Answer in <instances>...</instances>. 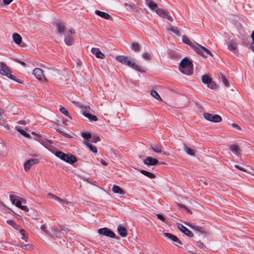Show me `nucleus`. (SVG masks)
Listing matches in <instances>:
<instances>
[{
	"mask_svg": "<svg viewBox=\"0 0 254 254\" xmlns=\"http://www.w3.org/2000/svg\"><path fill=\"white\" fill-rule=\"evenodd\" d=\"M182 41L191 47L197 54L204 57H207V55L213 57V54L208 49L194 41H191L186 36H182Z\"/></svg>",
	"mask_w": 254,
	"mask_h": 254,
	"instance_id": "f257e3e1",
	"label": "nucleus"
},
{
	"mask_svg": "<svg viewBox=\"0 0 254 254\" xmlns=\"http://www.w3.org/2000/svg\"><path fill=\"white\" fill-rule=\"evenodd\" d=\"M116 59L119 62L127 65L129 67L139 72H143L145 71L141 66L138 65L133 61L132 59H131V58H129L127 56L123 55L117 56L116 58Z\"/></svg>",
	"mask_w": 254,
	"mask_h": 254,
	"instance_id": "f03ea898",
	"label": "nucleus"
},
{
	"mask_svg": "<svg viewBox=\"0 0 254 254\" xmlns=\"http://www.w3.org/2000/svg\"><path fill=\"white\" fill-rule=\"evenodd\" d=\"M180 71L187 75H191L193 71V65L190 61L187 58L183 59L180 64Z\"/></svg>",
	"mask_w": 254,
	"mask_h": 254,
	"instance_id": "7ed1b4c3",
	"label": "nucleus"
},
{
	"mask_svg": "<svg viewBox=\"0 0 254 254\" xmlns=\"http://www.w3.org/2000/svg\"><path fill=\"white\" fill-rule=\"evenodd\" d=\"M0 73L13 80H15V76L11 74V71L9 68L2 62L0 63Z\"/></svg>",
	"mask_w": 254,
	"mask_h": 254,
	"instance_id": "20e7f679",
	"label": "nucleus"
},
{
	"mask_svg": "<svg viewBox=\"0 0 254 254\" xmlns=\"http://www.w3.org/2000/svg\"><path fill=\"white\" fill-rule=\"evenodd\" d=\"M202 82L207 84L209 88L212 89H215L217 88V85L212 81V78L207 74L203 75L201 77Z\"/></svg>",
	"mask_w": 254,
	"mask_h": 254,
	"instance_id": "39448f33",
	"label": "nucleus"
},
{
	"mask_svg": "<svg viewBox=\"0 0 254 254\" xmlns=\"http://www.w3.org/2000/svg\"><path fill=\"white\" fill-rule=\"evenodd\" d=\"M203 117L206 120L214 123H219L222 120L221 117L216 114L205 113L203 114Z\"/></svg>",
	"mask_w": 254,
	"mask_h": 254,
	"instance_id": "423d86ee",
	"label": "nucleus"
},
{
	"mask_svg": "<svg viewBox=\"0 0 254 254\" xmlns=\"http://www.w3.org/2000/svg\"><path fill=\"white\" fill-rule=\"evenodd\" d=\"M150 149L157 153L163 154L165 155H169L163 150V147L160 143L151 144L150 145Z\"/></svg>",
	"mask_w": 254,
	"mask_h": 254,
	"instance_id": "0eeeda50",
	"label": "nucleus"
},
{
	"mask_svg": "<svg viewBox=\"0 0 254 254\" xmlns=\"http://www.w3.org/2000/svg\"><path fill=\"white\" fill-rule=\"evenodd\" d=\"M98 233L110 238H115V234L107 228H100L98 230Z\"/></svg>",
	"mask_w": 254,
	"mask_h": 254,
	"instance_id": "6e6552de",
	"label": "nucleus"
},
{
	"mask_svg": "<svg viewBox=\"0 0 254 254\" xmlns=\"http://www.w3.org/2000/svg\"><path fill=\"white\" fill-rule=\"evenodd\" d=\"M44 71L40 68H36L33 70V74L39 80H46V78L43 73Z\"/></svg>",
	"mask_w": 254,
	"mask_h": 254,
	"instance_id": "1a4fd4ad",
	"label": "nucleus"
},
{
	"mask_svg": "<svg viewBox=\"0 0 254 254\" xmlns=\"http://www.w3.org/2000/svg\"><path fill=\"white\" fill-rule=\"evenodd\" d=\"M38 162L37 159H31L27 160L24 165V170L28 171L30 170L31 167Z\"/></svg>",
	"mask_w": 254,
	"mask_h": 254,
	"instance_id": "9d476101",
	"label": "nucleus"
},
{
	"mask_svg": "<svg viewBox=\"0 0 254 254\" xmlns=\"http://www.w3.org/2000/svg\"><path fill=\"white\" fill-rule=\"evenodd\" d=\"M143 163L147 166H154L158 163V161L156 158L151 157H147L143 160Z\"/></svg>",
	"mask_w": 254,
	"mask_h": 254,
	"instance_id": "9b49d317",
	"label": "nucleus"
},
{
	"mask_svg": "<svg viewBox=\"0 0 254 254\" xmlns=\"http://www.w3.org/2000/svg\"><path fill=\"white\" fill-rule=\"evenodd\" d=\"M178 227L179 229L181 232L184 233L187 236H188L189 237H193V235L191 233V232L190 230H189L188 228H187L186 227H185L182 224L178 223Z\"/></svg>",
	"mask_w": 254,
	"mask_h": 254,
	"instance_id": "f8f14e48",
	"label": "nucleus"
},
{
	"mask_svg": "<svg viewBox=\"0 0 254 254\" xmlns=\"http://www.w3.org/2000/svg\"><path fill=\"white\" fill-rule=\"evenodd\" d=\"M91 52L93 54H94L97 58L104 59L105 57V55L103 54L98 48H92L91 50Z\"/></svg>",
	"mask_w": 254,
	"mask_h": 254,
	"instance_id": "ddd939ff",
	"label": "nucleus"
},
{
	"mask_svg": "<svg viewBox=\"0 0 254 254\" xmlns=\"http://www.w3.org/2000/svg\"><path fill=\"white\" fill-rule=\"evenodd\" d=\"M185 224L187 226H189L190 228L193 229L194 230L200 232V233L203 234V233H205V231L203 229V228H202L201 227L192 225V224H190L189 222H185Z\"/></svg>",
	"mask_w": 254,
	"mask_h": 254,
	"instance_id": "4468645a",
	"label": "nucleus"
},
{
	"mask_svg": "<svg viewBox=\"0 0 254 254\" xmlns=\"http://www.w3.org/2000/svg\"><path fill=\"white\" fill-rule=\"evenodd\" d=\"M95 13L98 16L105 19H113V18L107 13L96 10Z\"/></svg>",
	"mask_w": 254,
	"mask_h": 254,
	"instance_id": "2eb2a0df",
	"label": "nucleus"
},
{
	"mask_svg": "<svg viewBox=\"0 0 254 254\" xmlns=\"http://www.w3.org/2000/svg\"><path fill=\"white\" fill-rule=\"evenodd\" d=\"M65 162L70 164H73L77 161L76 157L73 155L66 154V157H65Z\"/></svg>",
	"mask_w": 254,
	"mask_h": 254,
	"instance_id": "dca6fc26",
	"label": "nucleus"
},
{
	"mask_svg": "<svg viewBox=\"0 0 254 254\" xmlns=\"http://www.w3.org/2000/svg\"><path fill=\"white\" fill-rule=\"evenodd\" d=\"M12 38L15 43L17 45H19L22 41V38L21 36L16 33L13 34Z\"/></svg>",
	"mask_w": 254,
	"mask_h": 254,
	"instance_id": "f3484780",
	"label": "nucleus"
},
{
	"mask_svg": "<svg viewBox=\"0 0 254 254\" xmlns=\"http://www.w3.org/2000/svg\"><path fill=\"white\" fill-rule=\"evenodd\" d=\"M146 4L152 10H156L157 9V5L156 3L151 0H145Z\"/></svg>",
	"mask_w": 254,
	"mask_h": 254,
	"instance_id": "a211bd4d",
	"label": "nucleus"
},
{
	"mask_svg": "<svg viewBox=\"0 0 254 254\" xmlns=\"http://www.w3.org/2000/svg\"><path fill=\"white\" fill-rule=\"evenodd\" d=\"M64 42L67 46H71L74 43V40L72 37L65 34L64 37Z\"/></svg>",
	"mask_w": 254,
	"mask_h": 254,
	"instance_id": "6ab92c4d",
	"label": "nucleus"
},
{
	"mask_svg": "<svg viewBox=\"0 0 254 254\" xmlns=\"http://www.w3.org/2000/svg\"><path fill=\"white\" fill-rule=\"evenodd\" d=\"M118 232L122 237H125L127 236V230L124 227L119 226L118 228Z\"/></svg>",
	"mask_w": 254,
	"mask_h": 254,
	"instance_id": "aec40b11",
	"label": "nucleus"
},
{
	"mask_svg": "<svg viewBox=\"0 0 254 254\" xmlns=\"http://www.w3.org/2000/svg\"><path fill=\"white\" fill-rule=\"evenodd\" d=\"M113 191L115 193L124 194H125V192L123 190L119 187L118 186L113 185L112 188Z\"/></svg>",
	"mask_w": 254,
	"mask_h": 254,
	"instance_id": "412c9836",
	"label": "nucleus"
},
{
	"mask_svg": "<svg viewBox=\"0 0 254 254\" xmlns=\"http://www.w3.org/2000/svg\"><path fill=\"white\" fill-rule=\"evenodd\" d=\"M230 149L232 152L236 154V155L239 154L241 149L238 145L236 144H233L230 147Z\"/></svg>",
	"mask_w": 254,
	"mask_h": 254,
	"instance_id": "4be33fe9",
	"label": "nucleus"
},
{
	"mask_svg": "<svg viewBox=\"0 0 254 254\" xmlns=\"http://www.w3.org/2000/svg\"><path fill=\"white\" fill-rule=\"evenodd\" d=\"M15 129L16 130L18 131L19 133H20L22 135H23L24 136L30 138L31 137L30 135L27 133L25 130L21 129L20 127H15Z\"/></svg>",
	"mask_w": 254,
	"mask_h": 254,
	"instance_id": "5701e85b",
	"label": "nucleus"
},
{
	"mask_svg": "<svg viewBox=\"0 0 254 254\" xmlns=\"http://www.w3.org/2000/svg\"><path fill=\"white\" fill-rule=\"evenodd\" d=\"M10 199L12 203L14 204L16 207L19 208V207L21 206V202L20 200L17 199L15 196L10 195Z\"/></svg>",
	"mask_w": 254,
	"mask_h": 254,
	"instance_id": "b1692460",
	"label": "nucleus"
},
{
	"mask_svg": "<svg viewBox=\"0 0 254 254\" xmlns=\"http://www.w3.org/2000/svg\"><path fill=\"white\" fill-rule=\"evenodd\" d=\"M57 32L60 34H64L65 29V26L61 22L57 23Z\"/></svg>",
	"mask_w": 254,
	"mask_h": 254,
	"instance_id": "393cba45",
	"label": "nucleus"
},
{
	"mask_svg": "<svg viewBox=\"0 0 254 254\" xmlns=\"http://www.w3.org/2000/svg\"><path fill=\"white\" fill-rule=\"evenodd\" d=\"M140 172L141 174H143L144 175L146 176V177H147L150 179H153L156 177L155 175L153 173L148 172V171L144 170H140Z\"/></svg>",
	"mask_w": 254,
	"mask_h": 254,
	"instance_id": "a878e982",
	"label": "nucleus"
},
{
	"mask_svg": "<svg viewBox=\"0 0 254 254\" xmlns=\"http://www.w3.org/2000/svg\"><path fill=\"white\" fill-rule=\"evenodd\" d=\"M237 43L233 40H232L228 45V49L234 52L235 51L237 50Z\"/></svg>",
	"mask_w": 254,
	"mask_h": 254,
	"instance_id": "bb28decb",
	"label": "nucleus"
},
{
	"mask_svg": "<svg viewBox=\"0 0 254 254\" xmlns=\"http://www.w3.org/2000/svg\"><path fill=\"white\" fill-rule=\"evenodd\" d=\"M84 143L89 148L90 151L95 153L97 152V148L95 146H93L91 143H90L88 141L84 140Z\"/></svg>",
	"mask_w": 254,
	"mask_h": 254,
	"instance_id": "cd10ccee",
	"label": "nucleus"
},
{
	"mask_svg": "<svg viewBox=\"0 0 254 254\" xmlns=\"http://www.w3.org/2000/svg\"><path fill=\"white\" fill-rule=\"evenodd\" d=\"M55 154L57 157L60 158L61 160L64 161L65 160V157H66V154H65L62 151H58L55 152Z\"/></svg>",
	"mask_w": 254,
	"mask_h": 254,
	"instance_id": "c85d7f7f",
	"label": "nucleus"
},
{
	"mask_svg": "<svg viewBox=\"0 0 254 254\" xmlns=\"http://www.w3.org/2000/svg\"><path fill=\"white\" fill-rule=\"evenodd\" d=\"M156 12L159 16L163 18H165L166 17V15H167V11L162 8H157L156 10Z\"/></svg>",
	"mask_w": 254,
	"mask_h": 254,
	"instance_id": "c756f323",
	"label": "nucleus"
},
{
	"mask_svg": "<svg viewBox=\"0 0 254 254\" xmlns=\"http://www.w3.org/2000/svg\"><path fill=\"white\" fill-rule=\"evenodd\" d=\"M83 115L86 118H88L90 120L93 121H97L98 119L96 116L90 114L89 113H87L85 112H83Z\"/></svg>",
	"mask_w": 254,
	"mask_h": 254,
	"instance_id": "7c9ffc66",
	"label": "nucleus"
},
{
	"mask_svg": "<svg viewBox=\"0 0 254 254\" xmlns=\"http://www.w3.org/2000/svg\"><path fill=\"white\" fill-rule=\"evenodd\" d=\"M220 78H221V79H222V82H223V84H224V85L226 87H228L229 85V82L227 79V78L225 77V76L223 74H222V73H220Z\"/></svg>",
	"mask_w": 254,
	"mask_h": 254,
	"instance_id": "2f4dec72",
	"label": "nucleus"
},
{
	"mask_svg": "<svg viewBox=\"0 0 254 254\" xmlns=\"http://www.w3.org/2000/svg\"><path fill=\"white\" fill-rule=\"evenodd\" d=\"M151 95L152 96L154 97L155 99L160 100H162V99L159 94L154 90H152L151 91Z\"/></svg>",
	"mask_w": 254,
	"mask_h": 254,
	"instance_id": "473e14b6",
	"label": "nucleus"
},
{
	"mask_svg": "<svg viewBox=\"0 0 254 254\" xmlns=\"http://www.w3.org/2000/svg\"><path fill=\"white\" fill-rule=\"evenodd\" d=\"M131 48L134 51L138 52L140 50V46L137 43L134 42L131 45Z\"/></svg>",
	"mask_w": 254,
	"mask_h": 254,
	"instance_id": "72a5a7b5",
	"label": "nucleus"
},
{
	"mask_svg": "<svg viewBox=\"0 0 254 254\" xmlns=\"http://www.w3.org/2000/svg\"><path fill=\"white\" fill-rule=\"evenodd\" d=\"M60 111L63 114H64L66 117H68L70 119H71L70 115H69L68 112L63 107H61L60 108Z\"/></svg>",
	"mask_w": 254,
	"mask_h": 254,
	"instance_id": "f704fd0d",
	"label": "nucleus"
},
{
	"mask_svg": "<svg viewBox=\"0 0 254 254\" xmlns=\"http://www.w3.org/2000/svg\"><path fill=\"white\" fill-rule=\"evenodd\" d=\"M168 31L172 32L178 36L180 35V33L176 27L172 26L168 28Z\"/></svg>",
	"mask_w": 254,
	"mask_h": 254,
	"instance_id": "c9c22d12",
	"label": "nucleus"
},
{
	"mask_svg": "<svg viewBox=\"0 0 254 254\" xmlns=\"http://www.w3.org/2000/svg\"><path fill=\"white\" fill-rule=\"evenodd\" d=\"M81 136L84 138L86 139V140H89V139L91 138V134L88 132H82Z\"/></svg>",
	"mask_w": 254,
	"mask_h": 254,
	"instance_id": "e433bc0d",
	"label": "nucleus"
},
{
	"mask_svg": "<svg viewBox=\"0 0 254 254\" xmlns=\"http://www.w3.org/2000/svg\"><path fill=\"white\" fill-rule=\"evenodd\" d=\"M20 233L22 235L21 238L22 240H24L25 242H27L26 239L28 238V236L27 233L25 232V231L24 229H21L20 230Z\"/></svg>",
	"mask_w": 254,
	"mask_h": 254,
	"instance_id": "4c0bfd02",
	"label": "nucleus"
},
{
	"mask_svg": "<svg viewBox=\"0 0 254 254\" xmlns=\"http://www.w3.org/2000/svg\"><path fill=\"white\" fill-rule=\"evenodd\" d=\"M100 140V138L99 136L97 135H94L93 136H91V138H90L89 140H88L89 142H93V143H96L97 141H99Z\"/></svg>",
	"mask_w": 254,
	"mask_h": 254,
	"instance_id": "58836bf2",
	"label": "nucleus"
},
{
	"mask_svg": "<svg viewBox=\"0 0 254 254\" xmlns=\"http://www.w3.org/2000/svg\"><path fill=\"white\" fill-rule=\"evenodd\" d=\"M54 236H52L53 238L55 236L56 237H59L61 236V232L57 228H54L52 229Z\"/></svg>",
	"mask_w": 254,
	"mask_h": 254,
	"instance_id": "ea45409f",
	"label": "nucleus"
},
{
	"mask_svg": "<svg viewBox=\"0 0 254 254\" xmlns=\"http://www.w3.org/2000/svg\"><path fill=\"white\" fill-rule=\"evenodd\" d=\"M185 151L190 155L194 156L195 155L194 151L187 146H185Z\"/></svg>",
	"mask_w": 254,
	"mask_h": 254,
	"instance_id": "a19ab883",
	"label": "nucleus"
},
{
	"mask_svg": "<svg viewBox=\"0 0 254 254\" xmlns=\"http://www.w3.org/2000/svg\"><path fill=\"white\" fill-rule=\"evenodd\" d=\"M126 4L133 11H137V9L136 5L133 3H127Z\"/></svg>",
	"mask_w": 254,
	"mask_h": 254,
	"instance_id": "79ce46f5",
	"label": "nucleus"
},
{
	"mask_svg": "<svg viewBox=\"0 0 254 254\" xmlns=\"http://www.w3.org/2000/svg\"><path fill=\"white\" fill-rule=\"evenodd\" d=\"M172 241L174 242H176V245L177 246H180L179 245L182 244L181 241L175 235L174 237H173V240Z\"/></svg>",
	"mask_w": 254,
	"mask_h": 254,
	"instance_id": "37998d69",
	"label": "nucleus"
},
{
	"mask_svg": "<svg viewBox=\"0 0 254 254\" xmlns=\"http://www.w3.org/2000/svg\"><path fill=\"white\" fill-rule=\"evenodd\" d=\"M142 57L146 60H149L151 59L150 54L147 52L144 53L142 54Z\"/></svg>",
	"mask_w": 254,
	"mask_h": 254,
	"instance_id": "c03bdc74",
	"label": "nucleus"
},
{
	"mask_svg": "<svg viewBox=\"0 0 254 254\" xmlns=\"http://www.w3.org/2000/svg\"><path fill=\"white\" fill-rule=\"evenodd\" d=\"M177 204L180 207H182V208H183L186 209L187 211L188 212V213H191V211L188 208H187L185 205L182 204L180 203H177Z\"/></svg>",
	"mask_w": 254,
	"mask_h": 254,
	"instance_id": "a18cd8bd",
	"label": "nucleus"
},
{
	"mask_svg": "<svg viewBox=\"0 0 254 254\" xmlns=\"http://www.w3.org/2000/svg\"><path fill=\"white\" fill-rule=\"evenodd\" d=\"M163 235L168 239H170L171 240H173V237L174 236V235L169 233H164Z\"/></svg>",
	"mask_w": 254,
	"mask_h": 254,
	"instance_id": "49530a36",
	"label": "nucleus"
},
{
	"mask_svg": "<svg viewBox=\"0 0 254 254\" xmlns=\"http://www.w3.org/2000/svg\"><path fill=\"white\" fill-rule=\"evenodd\" d=\"M157 216L158 219L162 221L163 222H165V218L161 214H157Z\"/></svg>",
	"mask_w": 254,
	"mask_h": 254,
	"instance_id": "de8ad7c7",
	"label": "nucleus"
},
{
	"mask_svg": "<svg viewBox=\"0 0 254 254\" xmlns=\"http://www.w3.org/2000/svg\"><path fill=\"white\" fill-rule=\"evenodd\" d=\"M23 249L30 250L31 249L32 246L30 245H23L21 246Z\"/></svg>",
	"mask_w": 254,
	"mask_h": 254,
	"instance_id": "09e8293b",
	"label": "nucleus"
},
{
	"mask_svg": "<svg viewBox=\"0 0 254 254\" xmlns=\"http://www.w3.org/2000/svg\"><path fill=\"white\" fill-rule=\"evenodd\" d=\"M41 229L44 231L46 234H49V232L46 230V227L44 225L41 226Z\"/></svg>",
	"mask_w": 254,
	"mask_h": 254,
	"instance_id": "8fccbe9b",
	"label": "nucleus"
},
{
	"mask_svg": "<svg viewBox=\"0 0 254 254\" xmlns=\"http://www.w3.org/2000/svg\"><path fill=\"white\" fill-rule=\"evenodd\" d=\"M14 60L16 62L21 64L22 65H23L24 66H26V64L25 63H24V62L21 61L17 60V59H14Z\"/></svg>",
	"mask_w": 254,
	"mask_h": 254,
	"instance_id": "3c124183",
	"label": "nucleus"
},
{
	"mask_svg": "<svg viewBox=\"0 0 254 254\" xmlns=\"http://www.w3.org/2000/svg\"><path fill=\"white\" fill-rule=\"evenodd\" d=\"M18 124L20 125H25L29 123L28 121H25V120H21L17 122Z\"/></svg>",
	"mask_w": 254,
	"mask_h": 254,
	"instance_id": "603ef678",
	"label": "nucleus"
},
{
	"mask_svg": "<svg viewBox=\"0 0 254 254\" xmlns=\"http://www.w3.org/2000/svg\"><path fill=\"white\" fill-rule=\"evenodd\" d=\"M52 143V141L49 140H46L43 142V144L45 145H49L52 146L51 144Z\"/></svg>",
	"mask_w": 254,
	"mask_h": 254,
	"instance_id": "864d4df0",
	"label": "nucleus"
},
{
	"mask_svg": "<svg viewBox=\"0 0 254 254\" xmlns=\"http://www.w3.org/2000/svg\"><path fill=\"white\" fill-rule=\"evenodd\" d=\"M19 208H20L22 210H24L25 211H28V210H29L28 208H27V207L26 206L22 205L21 204V206H20L19 207Z\"/></svg>",
	"mask_w": 254,
	"mask_h": 254,
	"instance_id": "5fc2aeb1",
	"label": "nucleus"
},
{
	"mask_svg": "<svg viewBox=\"0 0 254 254\" xmlns=\"http://www.w3.org/2000/svg\"><path fill=\"white\" fill-rule=\"evenodd\" d=\"M6 222L9 225L11 226H14V225L15 224V222L12 220H7Z\"/></svg>",
	"mask_w": 254,
	"mask_h": 254,
	"instance_id": "6e6d98bb",
	"label": "nucleus"
},
{
	"mask_svg": "<svg viewBox=\"0 0 254 254\" xmlns=\"http://www.w3.org/2000/svg\"><path fill=\"white\" fill-rule=\"evenodd\" d=\"M235 167L237 168V169H239L240 170L242 171H244V172H247V171H246V170L245 169H244V168L239 166V165H235Z\"/></svg>",
	"mask_w": 254,
	"mask_h": 254,
	"instance_id": "4d7b16f0",
	"label": "nucleus"
},
{
	"mask_svg": "<svg viewBox=\"0 0 254 254\" xmlns=\"http://www.w3.org/2000/svg\"><path fill=\"white\" fill-rule=\"evenodd\" d=\"M165 18H167L170 21H173V17L171 16H170V15H169L168 14V12L167 13V15H166V17Z\"/></svg>",
	"mask_w": 254,
	"mask_h": 254,
	"instance_id": "13d9d810",
	"label": "nucleus"
},
{
	"mask_svg": "<svg viewBox=\"0 0 254 254\" xmlns=\"http://www.w3.org/2000/svg\"><path fill=\"white\" fill-rule=\"evenodd\" d=\"M57 131L58 132H59V133H60L61 134H63V135H64V136H68V134H67V133H65V132H63V131H61V130L60 129H57Z\"/></svg>",
	"mask_w": 254,
	"mask_h": 254,
	"instance_id": "bf43d9fd",
	"label": "nucleus"
},
{
	"mask_svg": "<svg viewBox=\"0 0 254 254\" xmlns=\"http://www.w3.org/2000/svg\"><path fill=\"white\" fill-rule=\"evenodd\" d=\"M32 133L33 134H36V137H35V139L36 140H38V141H39V139H40L41 138V136H40L39 135L36 134L35 132H32Z\"/></svg>",
	"mask_w": 254,
	"mask_h": 254,
	"instance_id": "052dcab7",
	"label": "nucleus"
},
{
	"mask_svg": "<svg viewBox=\"0 0 254 254\" xmlns=\"http://www.w3.org/2000/svg\"><path fill=\"white\" fill-rule=\"evenodd\" d=\"M197 243L198 244L199 247L201 248H205V245L200 241H198Z\"/></svg>",
	"mask_w": 254,
	"mask_h": 254,
	"instance_id": "680f3d73",
	"label": "nucleus"
},
{
	"mask_svg": "<svg viewBox=\"0 0 254 254\" xmlns=\"http://www.w3.org/2000/svg\"><path fill=\"white\" fill-rule=\"evenodd\" d=\"M232 126L233 127L236 128H237L239 130H241V127H239L238 125H236V124H234V123L232 124Z\"/></svg>",
	"mask_w": 254,
	"mask_h": 254,
	"instance_id": "e2e57ef3",
	"label": "nucleus"
},
{
	"mask_svg": "<svg viewBox=\"0 0 254 254\" xmlns=\"http://www.w3.org/2000/svg\"><path fill=\"white\" fill-rule=\"evenodd\" d=\"M12 1H13V0H3V3L5 4H9Z\"/></svg>",
	"mask_w": 254,
	"mask_h": 254,
	"instance_id": "0e129e2a",
	"label": "nucleus"
},
{
	"mask_svg": "<svg viewBox=\"0 0 254 254\" xmlns=\"http://www.w3.org/2000/svg\"><path fill=\"white\" fill-rule=\"evenodd\" d=\"M60 201H62L63 203H66V204H69L70 203V202L67 201L66 200L63 199L62 198H61Z\"/></svg>",
	"mask_w": 254,
	"mask_h": 254,
	"instance_id": "69168bd1",
	"label": "nucleus"
},
{
	"mask_svg": "<svg viewBox=\"0 0 254 254\" xmlns=\"http://www.w3.org/2000/svg\"><path fill=\"white\" fill-rule=\"evenodd\" d=\"M101 164L104 166H107L108 163L104 160H102L101 161Z\"/></svg>",
	"mask_w": 254,
	"mask_h": 254,
	"instance_id": "338daca9",
	"label": "nucleus"
},
{
	"mask_svg": "<svg viewBox=\"0 0 254 254\" xmlns=\"http://www.w3.org/2000/svg\"><path fill=\"white\" fill-rule=\"evenodd\" d=\"M48 195L49 196H50L51 197H52L53 198H54L56 196L55 195H54V194H53V193H52L51 192L48 193Z\"/></svg>",
	"mask_w": 254,
	"mask_h": 254,
	"instance_id": "774afa93",
	"label": "nucleus"
}]
</instances>
